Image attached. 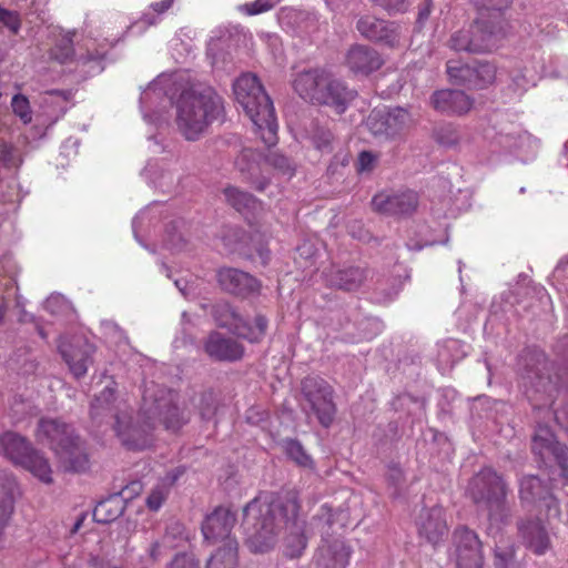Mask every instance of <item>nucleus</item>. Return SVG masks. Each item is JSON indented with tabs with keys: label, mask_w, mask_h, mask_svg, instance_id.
<instances>
[{
	"label": "nucleus",
	"mask_w": 568,
	"mask_h": 568,
	"mask_svg": "<svg viewBox=\"0 0 568 568\" xmlns=\"http://www.w3.org/2000/svg\"><path fill=\"white\" fill-rule=\"evenodd\" d=\"M449 559L456 568H483L484 556L477 534L467 527H457L453 532Z\"/></svg>",
	"instance_id": "obj_12"
},
{
	"label": "nucleus",
	"mask_w": 568,
	"mask_h": 568,
	"mask_svg": "<svg viewBox=\"0 0 568 568\" xmlns=\"http://www.w3.org/2000/svg\"><path fill=\"white\" fill-rule=\"evenodd\" d=\"M148 422L133 423L129 413H121L116 416V435L123 446L130 450H143L153 443L151 430L154 428V420L159 419L168 430L176 432L184 424L185 418L180 414L179 408L172 403V398L161 397L144 409Z\"/></svg>",
	"instance_id": "obj_3"
},
{
	"label": "nucleus",
	"mask_w": 568,
	"mask_h": 568,
	"mask_svg": "<svg viewBox=\"0 0 568 568\" xmlns=\"http://www.w3.org/2000/svg\"><path fill=\"white\" fill-rule=\"evenodd\" d=\"M534 455L545 465L556 463L559 467L568 465V448L560 443L551 428L538 424L531 438Z\"/></svg>",
	"instance_id": "obj_14"
},
{
	"label": "nucleus",
	"mask_w": 568,
	"mask_h": 568,
	"mask_svg": "<svg viewBox=\"0 0 568 568\" xmlns=\"http://www.w3.org/2000/svg\"><path fill=\"white\" fill-rule=\"evenodd\" d=\"M114 399V392L110 387H105L99 396L95 397L91 405L92 413L99 414V409H103L104 405H109Z\"/></svg>",
	"instance_id": "obj_59"
},
{
	"label": "nucleus",
	"mask_w": 568,
	"mask_h": 568,
	"mask_svg": "<svg viewBox=\"0 0 568 568\" xmlns=\"http://www.w3.org/2000/svg\"><path fill=\"white\" fill-rule=\"evenodd\" d=\"M549 490L547 486L534 475H526L519 479V497L523 503L531 504L545 499Z\"/></svg>",
	"instance_id": "obj_33"
},
{
	"label": "nucleus",
	"mask_w": 568,
	"mask_h": 568,
	"mask_svg": "<svg viewBox=\"0 0 568 568\" xmlns=\"http://www.w3.org/2000/svg\"><path fill=\"white\" fill-rule=\"evenodd\" d=\"M418 536L433 546L438 545L448 534L446 514L440 505L423 507L415 519Z\"/></svg>",
	"instance_id": "obj_15"
},
{
	"label": "nucleus",
	"mask_w": 568,
	"mask_h": 568,
	"mask_svg": "<svg viewBox=\"0 0 568 568\" xmlns=\"http://www.w3.org/2000/svg\"><path fill=\"white\" fill-rule=\"evenodd\" d=\"M0 162L8 169H16L20 165L21 159L13 146L2 144L0 146Z\"/></svg>",
	"instance_id": "obj_53"
},
{
	"label": "nucleus",
	"mask_w": 568,
	"mask_h": 568,
	"mask_svg": "<svg viewBox=\"0 0 568 568\" xmlns=\"http://www.w3.org/2000/svg\"><path fill=\"white\" fill-rule=\"evenodd\" d=\"M16 487L14 478L7 471L0 470V549L6 546L3 529L13 510Z\"/></svg>",
	"instance_id": "obj_27"
},
{
	"label": "nucleus",
	"mask_w": 568,
	"mask_h": 568,
	"mask_svg": "<svg viewBox=\"0 0 568 568\" xmlns=\"http://www.w3.org/2000/svg\"><path fill=\"white\" fill-rule=\"evenodd\" d=\"M494 566L495 568H519L515 558V546L513 542L504 538L496 542Z\"/></svg>",
	"instance_id": "obj_37"
},
{
	"label": "nucleus",
	"mask_w": 568,
	"mask_h": 568,
	"mask_svg": "<svg viewBox=\"0 0 568 568\" xmlns=\"http://www.w3.org/2000/svg\"><path fill=\"white\" fill-rule=\"evenodd\" d=\"M239 544L230 540L227 547H220L207 560L205 568H236Z\"/></svg>",
	"instance_id": "obj_34"
},
{
	"label": "nucleus",
	"mask_w": 568,
	"mask_h": 568,
	"mask_svg": "<svg viewBox=\"0 0 568 568\" xmlns=\"http://www.w3.org/2000/svg\"><path fill=\"white\" fill-rule=\"evenodd\" d=\"M312 142L321 152L329 153L333 151L334 135L328 129L316 128L312 135Z\"/></svg>",
	"instance_id": "obj_48"
},
{
	"label": "nucleus",
	"mask_w": 568,
	"mask_h": 568,
	"mask_svg": "<svg viewBox=\"0 0 568 568\" xmlns=\"http://www.w3.org/2000/svg\"><path fill=\"white\" fill-rule=\"evenodd\" d=\"M168 568H201L199 559L193 554H178Z\"/></svg>",
	"instance_id": "obj_57"
},
{
	"label": "nucleus",
	"mask_w": 568,
	"mask_h": 568,
	"mask_svg": "<svg viewBox=\"0 0 568 568\" xmlns=\"http://www.w3.org/2000/svg\"><path fill=\"white\" fill-rule=\"evenodd\" d=\"M0 448L12 463L22 466L43 483L51 481V468L48 460L16 433L7 432L0 436Z\"/></svg>",
	"instance_id": "obj_7"
},
{
	"label": "nucleus",
	"mask_w": 568,
	"mask_h": 568,
	"mask_svg": "<svg viewBox=\"0 0 568 568\" xmlns=\"http://www.w3.org/2000/svg\"><path fill=\"white\" fill-rule=\"evenodd\" d=\"M286 455L295 462L298 466L304 468H314V462L312 457L305 452L302 444L296 439L285 440Z\"/></svg>",
	"instance_id": "obj_43"
},
{
	"label": "nucleus",
	"mask_w": 568,
	"mask_h": 568,
	"mask_svg": "<svg viewBox=\"0 0 568 568\" xmlns=\"http://www.w3.org/2000/svg\"><path fill=\"white\" fill-rule=\"evenodd\" d=\"M120 38H105L106 43L98 42L97 39L85 40L78 43L73 49V73H77L80 80L99 74L103 71L102 59L109 47L114 45Z\"/></svg>",
	"instance_id": "obj_11"
},
{
	"label": "nucleus",
	"mask_w": 568,
	"mask_h": 568,
	"mask_svg": "<svg viewBox=\"0 0 568 568\" xmlns=\"http://www.w3.org/2000/svg\"><path fill=\"white\" fill-rule=\"evenodd\" d=\"M142 490V483L140 480H133L125 487H123L120 491H116L118 495H121L123 497V501L133 498L134 496H138Z\"/></svg>",
	"instance_id": "obj_62"
},
{
	"label": "nucleus",
	"mask_w": 568,
	"mask_h": 568,
	"mask_svg": "<svg viewBox=\"0 0 568 568\" xmlns=\"http://www.w3.org/2000/svg\"><path fill=\"white\" fill-rule=\"evenodd\" d=\"M328 73L322 69L301 72L294 79L293 88L303 100L317 103Z\"/></svg>",
	"instance_id": "obj_24"
},
{
	"label": "nucleus",
	"mask_w": 568,
	"mask_h": 568,
	"mask_svg": "<svg viewBox=\"0 0 568 568\" xmlns=\"http://www.w3.org/2000/svg\"><path fill=\"white\" fill-rule=\"evenodd\" d=\"M95 352V346L84 337L73 336V376L80 377L88 371L89 365L92 363V355Z\"/></svg>",
	"instance_id": "obj_32"
},
{
	"label": "nucleus",
	"mask_w": 568,
	"mask_h": 568,
	"mask_svg": "<svg viewBox=\"0 0 568 568\" xmlns=\"http://www.w3.org/2000/svg\"><path fill=\"white\" fill-rule=\"evenodd\" d=\"M346 516L343 511L334 514L332 508L327 505H323L317 515L313 517L312 524L320 530V532L324 535H328L333 525L341 520V527L347 525Z\"/></svg>",
	"instance_id": "obj_35"
},
{
	"label": "nucleus",
	"mask_w": 568,
	"mask_h": 568,
	"mask_svg": "<svg viewBox=\"0 0 568 568\" xmlns=\"http://www.w3.org/2000/svg\"><path fill=\"white\" fill-rule=\"evenodd\" d=\"M327 283L336 288L344 291H355L364 283L366 278L365 270L361 267H346L332 270L326 275Z\"/></svg>",
	"instance_id": "obj_29"
},
{
	"label": "nucleus",
	"mask_w": 568,
	"mask_h": 568,
	"mask_svg": "<svg viewBox=\"0 0 568 568\" xmlns=\"http://www.w3.org/2000/svg\"><path fill=\"white\" fill-rule=\"evenodd\" d=\"M356 95L357 92L355 90L349 89L342 80L328 73L317 104L329 106L337 114H342L347 110Z\"/></svg>",
	"instance_id": "obj_18"
},
{
	"label": "nucleus",
	"mask_w": 568,
	"mask_h": 568,
	"mask_svg": "<svg viewBox=\"0 0 568 568\" xmlns=\"http://www.w3.org/2000/svg\"><path fill=\"white\" fill-rule=\"evenodd\" d=\"M536 70L525 68V71L517 70L511 74V83L516 92H524L530 85H535L537 79Z\"/></svg>",
	"instance_id": "obj_45"
},
{
	"label": "nucleus",
	"mask_w": 568,
	"mask_h": 568,
	"mask_svg": "<svg viewBox=\"0 0 568 568\" xmlns=\"http://www.w3.org/2000/svg\"><path fill=\"white\" fill-rule=\"evenodd\" d=\"M153 207H148L146 210L141 211L139 214L135 215V217L132 221V229L135 239L140 242L138 237V231L142 227V224L145 220H150V214L152 213Z\"/></svg>",
	"instance_id": "obj_63"
},
{
	"label": "nucleus",
	"mask_w": 568,
	"mask_h": 568,
	"mask_svg": "<svg viewBox=\"0 0 568 568\" xmlns=\"http://www.w3.org/2000/svg\"><path fill=\"white\" fill-rule=\"evenodd\" d=\"M568 344V337L566 338ZM552 366L539 357L530 358L520 374V387L536 409L549 408L559 424H568V408L555 407L557 397L561 394V377L551 375Z\"/></svg>",
	"instance_id": "obj_5"
},
{
	"label": "nucleus",
	"mask_w": 568,
	"mask_h": 568,
	"mask_svg": "<svg viewBox=\"0 0 568 568\" xmlns=\"http://www.w3.org/2000/svg\"><path fill=\"white\" fill-rule=\"evenodd\" d=\"M300 504L294 494L276 497L261 494L251 500L243 511V529L246 544L253 552H267L277 541L284 524V551L290 558L300 557L306 546L305 523L298 518Z\"/></svg>",
	"instance_id": "obj_2"
},
{
	"label": "nucleus",
	"mask_w": 568,
	"mask_h": 568,
	"mask_svg": "<svg viewBox=\"0 0 568 568\" xmlns=\"http://www.w3.org/2000/svg\"><path fill=\"white\" fill-rule=\"evenodd\" d=\"M430 104L440 113L464 115L473 109L474 100L462 90L443 89L432 94Z\"/></svg>",
	"instance_id": "obj_19"
},
{
	"label": "nucleus",
	"mask_w": 568,
	"mask_h": 568,
	"mask_svg": "<svg viewBox=\"0 0 568 568\" xmlns=\"http://www.w3.org/2000/svg\"><path fill=\"white\" fill-rule=\"evenodd\" d=\"M264 162L281 171L283 174H287L288 176H292L294 173V168L290 159L276 152H270L267 155H265Z\"/></svg>",
	"instance_id": "obj_51"
},
{
	"label": "nucleus",
	"mask_w": 568,
	"mask_h": 568,
	"mask_svg": "<svg viewBox=\"0 0 568 568\" xmlns=\"http://www.w3.org/2000/svg\"><path fill=\"white\" fill-rule=\"evenodd\" d=\"M204 348L210 357L217 361H237L244 353V348L240 343L225 337L219 332H213L209 335Z\"/></svg>",
	"instance_id": "obj_25"
},
{
	"label": "nucleus",
	"mask_w": 568,
	"mask_h": 568,
	"mask_svg": "<svg viewBox=\"0 0 568 568\" xmlns=\"http://www.w3.org/2000/svg\"><path fill=\"white\" fill-rule=\"evenodd\" d=\"M418 203L417 193L405 191L400 193L381 192L372 200L376 212L387 215H400L412 213Z\"/></svg>",
	"instance_id": "obj_17"
},
{
	"label": "nucleus",
	"mask_w": 568,
	"mask_h": 568,
	"mask_svg": "<svg viewBox=\"0 0 568 568\" xmlns=\"http://www.w3.org/2000/svg\"><path fill=\"white\" fill-rule=\"evenodd\" d=\"M539 146L538 140H536L531 134L527 131L520 129L518 134L517 145H514V149L509 150L510 152H517L524 154L526 156L534 155Z\"/></svg>",
	"instance_id": "obj_46"
},
{
	"label": "nucleus",
	"mask_w": 568,
	"mask_h": 568,
	"mask_svg": "<svg viewBox=\"0 0 568 568\" xmlns=\"http://www.w3.org/2000/svg\"><path fill=\"white\" fill-rule=\"evenodd\" d=\"M225 201L239 212L254 210L256 206L255 197L235 186H227L223 190Z\"/></svg>",
	"instance_id": "obj_38"
},
{
	"label": "nucleus",
	"mask_w": 568,
	"mask_h": 568,
	"mask_svg": "<svg viewBox=\"0 0 568 568\" xmlns=\"http://www.w3.org/2000/svg\"><path fill=\"white\" fill-rule=\"evenodd\" d=\"M221 287L234 295L248 296L260 291V282L251 274L237 268L224 267L217 272Z\"/></svg>",
	"instance_id": "obj_20"
},
{
	"label": "nucleus",
	"mask_w": 568,
	"mask_h": 568,
	"mask_svg": "<svg viewBox=\"0 0 568 568\" xmlns=\"http://www.w3.org/2000/svg\"><path fill=\"white\" fill-rule=\"evenodd\" d=\"M164 246L173 252H180L184 248L186 240L179 231V224L174 223L166 230V235L163 241Z\"/></svg>",
	"instance_id": "obj_49"
},
{
	"label": "nucleus",
	"mask_w": 568,
	"mask_h": 568,
	"mask_svg": "<svg viewBox=\"0 0 568 568\" xmlns=\"http://www.w3.org/2000/svg\"><path fill=\"white\" fill-rule=\"evenodd\" d=\"M467 494L476 505L487 509L491 517L494 513L504 511L508 488L496 470L484 467L470 479Z\"/></svg>",
	"instance_id": "obj_6"
},
{
	"label": "nucleus",
	"mask_w": 568,
	"mask_h": 568,
	"mask_svg": "<svg viewBox=\"0 0 568 568\" xmlns=\"http://www.w3.org/2000/svg\"><path fill=\"white\" fill-rule=\"evenodd\" d=\"M376 6L381 7L389 14L404 13L410 7L409 0H372Z\"/></svg>",
	"instance_id": "obj_54"
},
{
	"label": "nucleus",
	"mask_w": 568,
	"mask_h": 568,
	"mask_svg": "<svg viewBox=\"0 0 568 568\" xmlns=\"http://www.w3.org/2000/svg\"><path fill=\"white\" fill-rule=\"evenodd\" d=\"M213 317L220 327L226 328L232 334L251 343L262 341L268 326L267 318L262 314L255 315L252 325L227 302H220L214 305Z\"/></svg>",
	"instance_id": "obj_8"
},
{
	"label": "nucleus",
	"mask_w": 568,
	"mask_h": 568,
	"mask_svg": "<svg viewBox=\"0 0 568 568\" xmlns=\"http://www.w3.org/2000/svg\"><path fill=\"white\" fill-rule=\"evenodd\" d=\"M124 508L123 497L114 493L97 504L93 518L98 523L108 524L118 519L123 514Z\"/></svg>",
	"instance_id": "obj_31"
},
{
	"label": "nucleus",
	"mask_w": 568,
	"mask_h": 568,
	"mask_svg": "<svg viewBox=\"0 0 568 568\" xmlns=\"http://www.w3.org/2000/svg\"><path fill=\"white\" fill-rule=\"evenodd\" d=\"M377 162V155L371 151H362L356 161L358 173H369L374 170Z\"/></svg>",
	"instance_id": "obj_56"
},
{
	"label": "nucleus",
	"mask_w": 568,
	"mask_h": 568,
	"mask_svg": "<svg viewBox=\"0 0 568 568\" xmlns=\"http://www.w3.org/2000/svg\"><path fill=\"white\" fill-rule=\"evenodd\" d=\"M471 71L470 89H484L495 81L496 68L489 62H475Z\"/></svg>",
	"instance_id": "obj_36"
},
{
	"label": "nucleus",
	"mask_w": 568,
	"mask_h": 568,
	"mask_svg": "<svg viewBox=\"0 0 568 568\" xmlns=\"http://www.w3.org/2000/svg\"><path fill=\"white\" fill-rule=\"evenodd\" d=\"M12 110L16 115H18L23 123L31 122L32 114L29 105V101L26 97L17 94L12 98Z\"/></svg>",
	"instance_id": "obj_52"
},
{
	"label": "nucleus",
	"mask_w": 568,
	"mask_h": 568,
	"mask_svg": "<svg viewBox=\"0 0 568 568\" xmlns=\"http://www.w3.org/2000/svg\"><path fill=\"white\" fill-rule=\"evenodd\" d=\"M183 474L181 468L169 471L150 491L145 499V505L151 511H158L166 500L171 486Z\"/></svg>",
	"instance_id": "obj_30"
},
{
	"label": "nucleus",
	"mask_w": 568,
	"mask_h": 568,
	"mask_svg": "<svg viewBox=\"0 0 568 568\" xmlns=\"http://www.w3.org/2000/svg\"><path fill=\"white\" fill-rule=\"evenodd\" d=\"M43 307L53 316H60L68 312L69 301L59 293L51 294L44 302Z\"/></svg>",
	"instance_id": "obj_50"
},
{
	"label": "nucleus",
	"mask_w": 568,
	"mask_h": 568,
	"mask_svg": "<svg viewBox=\"0 0 568 568\" xmlns=\"http://www.w3.org/2000/svg\"><path fill=\"white\" fill-rule=\"evenodd\" d=\"M500 30L488 29L483 18L478 19L468 29L455 32L449 40V47L455 51L483 53L497 47Z\"/></svg>",
	"instance_id": "obj_10"
},
{
	"label": "nucleus",
	"mask_w": 568,
	"mask_h": 568,
	"mask_svg": "<svg viewBox=\"0 0 568 568\" xmlns=\"http://www.w3.org/2000/svg\"><path fill=\"white\" fill-rule=\"evenodd\" d=\"M435 140L447 148L454 146L459 141V133L452 124H444L438 126L434 132Z\"/></svg>",
	"instance_id": "obj_47"
},
{
	"label": "nucleus",
	"mask_w": 568,
	"mask_h": 568,
	"mask_svg": "<svg viewBox=\"0 0 568 568\" xmlns=\"http://www.w3.org/2000/svg\"><path fill=\"white\" fill-rule=\"evenodd\" d=\"M475 6L480 10V18L484 19V11H495L498 14L508 6L513 0H473Z\"/></svg>",
	"instance_id": "obj_55"
},
{
	"label": "nucleus",
	"mask_w": 568,
	"mask_h": 568,
	"mask_svg": "<svg viewBox=\"0 0 568 568\" xmlns=\"http://www.w3.org/2000/svg\"><path fill=\"white\" fill-rule=\"evenodd\" d=\"M412 124L413 118L409 111L399 106L387 112L373 110L366 120L371 133L386 140L402 135Z\"/></svg>",
	"instance_id": "obj_13"
},
{
	"label": "nucleus",
	"mask_w": 568,
	"mask_h": 568,
	"mask_svg": "<svg viewBox=\"0 0 568 568\" xmlns=\"http://www.w3.org/2000/svg\"><path fill=\"white\" fill-rule=\"evenodd\" d=\"M403 470L397 465H392L388 467L387 471V479L390 483V485L394 486L393 496L398 495V487L400 486L403 481Z\"/></svg>",
	"instance_id": "obj_61"
},
{
	"label": "nucleus",
	"mask_w": 568,
	"mask_h": 568,
	"mask_svg": "<svg viewBox=\"0 0 568 568\" xmlns=\"http://www.w3.org/2000/svg\"><path fill=\"white\" fill-rule=\"evenodd\" d=\"M0 24L17 33L21 27V20L18 12L0 8Z\"/></svg>",
	"instance_id": "obj_58"
},
{
	"label": "nucleus",
	"mask_w": 568,
	"mask_h": 568,
	"mask_svg": "<svg viewBox=\"0 0 568 568\" xmlns=\"http://www.w3.org/2000/svg\"><path fill=\"white\" fill-rule=\"evenodd\" d=\"M449 81L457 85H465L470 89L471 64H464L459 61L449 60L446 64Z\"/></svg>",
	"instance_id": "obj_41"
},
{
	"label": "nucleus",
	"mask_w": 568,
	"mask_h": 568,
	"mask_svg": "<svg viewBox=\"0 0 568 568\" xmlns=\"http://www.w3.org/2000/svg\"><path fill=\"white\" fill-rule=\"evenodd\" d=\"M407 28L395 21H384L383 31L377 42L388 48H399Z\"/></svg>",
	"instance_id": "obj_39"
},
{
	"label": "nucleus",
	"mask_w": 568,
	"mask_h": 568,
	"mask_svg": "<svg viewBox=\"0 0 568 568\" xmlns=\"http://www.w3.org/2000/svg\"><path fill=\"white\" fill-rule=\"evenodd\" d=\"M552 277L557 281L568 278V256L562 260L554 270Z\"/></svg>",
	"instance_id": "obj_64"
},
{
	"label": "nucleus",
	"mask_w": 568,
	"mask_h": 568,
	"mask_svg": "<svg viewBox=\"0 0 568 568\" xmlns=\"http://www.w3.org/2000/svg\"><path fill=\"white\" fill-rule=\"evenodd\" d=\"M143 172L146 178L151 179L153 183L159 184L160 186L172 184L174 181V173L172 170L166 168L164 164L159 165L155 161L148 162Z\"/></svg>",
	"instance_id": "obj_42"
},
{
	"label": "nucleus",
	"mask_w": 568,
	"mask_h": 568,
	"mask_svg": "<svg viewBox=\"0 0 568 568\" xmlns=\"http://www.w3.org/2000/svg\"><path fill=\"white\" fill-rule=\"evenodd\" d=\"M233 91L235 100L252 121L256 134L267 145L277 143V120L273 103L261 84L258 78L252 73L239 77Z\"/></svg>",
	"instance_id": "obj_4"
},
{
	"label": "nucleus",
	"mask_w": 568,
	"mask_h": 568,
	"mask_svg": "<svg viewBox=\"0 0 568 568\" xmlns=\"http://www.w3.org/2000/svg\"><path fill=\"white\" fill-rule=\"evenodd\" d=\"M262 161H264L262 153L250 148L243 149L235 159V166L237 170L243 174H247V180H250L260 191L264 190L267 185V181L265 179L261 181L255 180L257 173L261 171Z\"/></svg>",
	"instance_id": "obj_28"
},
{
	"label": "nucleus",
	"mask_w": 568,
	"mask_h": 568,
	"mask_svg": "<svg viewBox=\"0 0 568 568\" xmlns=\"http://www.w3.org/2000/svg\"><path fill=\"white\" fill-rule=\"evenodd\" d=\"M37 439L50 446L57 454L68 453L71 447V438L68 425L55 419H41L39 423Z\"/></svg>",
	"instance_id": "obj_22"
},
{
	"label": "nucleus",
	"mask_w": 568,
	"mask_h": 568,
	"mask_svg": "<svg viewBox=\"0 0 568 568\" xmlns=\"http://www.w3.org/2000/svg\"><path fill=\"white\" fill-rule=\"evenodd\" d=\"M517 527L523 544L535 555H545L550 549L549 535L539 519L520 520Z\"/></svg>",
	"instance_id": "obj_23"
},
{
	"label": "nucleus",
	"mask_w": 568,
	"mask_h": 568,
	"mask_svg": "<svg viewBox=\"0 0 568 568\" xmlns=\"http://www.w3.org/2000/svg\"><path fill=\"white\" fill-rule=\"evenodd\" d=\"M349 557L351 549L342 539L323 538L314 555V562L320 568H345Z\"/></svg>",
	"instance_id": "obj_21"
},
{
	"label": "nucleus",
	"mask_w": 568,
	"mask_h": 568,
	"mask_svg": "<svg viewBox=\"0 0 568 568\" xmlns=\"http://www.w3.org/2000/svg\"><path fill=\"white\" fill-rule=\"evenodd\" d=\"M520 129L521 128L513 123L506 125L497 133L495 142L507 151L514 149V145H517Z\"/></svg>",
	"instance_id": "obj_44"
},
{
	"label": "nucleus",
	"mask_w": 568,
	"mask_h": 568,
	"mask_svg": "<svg viewBox=\"0 0 568 568\" xmlns=\"http://www.w3.org/2000/svg\"><path fill=\"white\" fill-rule=\"evenodd\" d=\"M166 101L173 102L176 130L187 141H197L224 111L222 98L212 88H182L173 75L161 74L141 93L144 120L156 122Z\"/></svg>",
	"instance_id": "obj_1"
},
{
	"label": "nucleus",
	"mask_w": 568,
	"mask_h": 568,
	"mask_svg": "<svg viewBox=\"0 0 568 568\" xmlns=\"http://www.w3.org/2000/svg\"><path fill=\"white\" fill-rule=\"evenodd\" d=\"M236 523L235 514L229 508L217 507L207 515L202 524L204 540L210 545L223 544L227 547L230 540H236L231 532Z\"/></svg>",
	"instance_id": "obj_16"
},
{
	"label": "nucleus",
	"mask_w": 568,
	"mask_h": 568,
	"mask_svg": "<svg viewBox=\"0 0 568 568\" xmlns=\"http://www.w3.org/2000/svg\"><path fill=\"white\" fill-rule=\"evenodd\" d=\"M346 64L354 73L368 74L379 69L383 60L376 50L356 44L348 50Z\"/></svg>",
	"instance_id": "obj_26"
},
{
	"label": "nucleus",
	"mask_w": 568,
	"mask_h": 568,
	"mask_svg": "<svg viewBox=\"0 0 568 568\" xmlns=\"http://www.w3.org/2000/svg\"><path fill=\"white\" fill-rule=\"evenodd\" d=\"M384 19L373 16L361 17L356 23L358 32L367 40L377 42L383 31Z\"/></svg>",
	"instance_id": "obj_40"
},
{
	"label": "nucleus",
	"mask_w": 568,
	"mask_h": 568,
	"mask_svg": "<svg viewBox=\"0 0 568 568\" xmlns=\"http://www.w3.org/2000/svg\"><path fill=\"white\" fill-rule=\"evenodd\" d=\"M87 469H89V457L87 454L79 450L73 440V473L85 471Z\"/></svg>",
	"instance_id": "obj_60"
},
{
	"label": "nucleus",
	"mask_w": 568,
	"mask_h": 568,
	"mask_svg": "<svg viewBox=\"0 0 568 568\" xmlns=\"http://www.w3.org/2000/svg\"><path fill=\"white\" fill-rule=\"evenodd\" d=\"M301 389L303 398L318 423L325 428L329 427L336 414L332 386L318 376H307L302 381Z\"/></svg>",
	"instance_id": "obj_9"
}]
</instances>
